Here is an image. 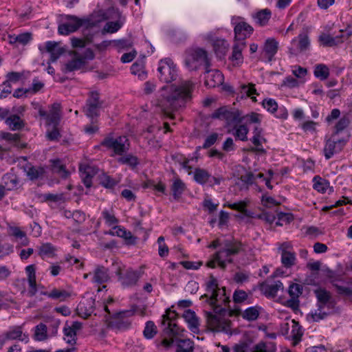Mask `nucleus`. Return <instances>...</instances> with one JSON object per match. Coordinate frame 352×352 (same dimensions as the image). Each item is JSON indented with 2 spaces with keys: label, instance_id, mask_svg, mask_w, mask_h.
<instances>
[{
  "label": "nucleus",
  "instance_id": "obj_1",
  "mask_svg": "<svg viewBox=\"0 0 352 352\" xmlns=\"http://www.w3.org/2000/svg\"><path fill=\"white\" fill-rule=\"evenodd\" d=\"M206 291L210 294L209 303L213 307L214 311V314L210 311L204 312L208 329L214 332L228 333L230 321L224 318V316H231L232 311L216 305L219 301L223 302L225 305L230 302L229 297L226 295L225 287L220 289L217 279L210 275V280L206 284Z\"/></svg>",
  "mask_w": 352,
  "mask_h": 352
},
{
  "label": "nucleus",
  "instance_id": "obj_2",
  "mask_svg": "<svg viewBox=\"0 0 352 352\" xmlns=\"http://www.w3.org/2000/svg\"><path fill=\"white\" fill-rule=\"evenodd\" d=\"M194 87L195 84L191 80H182L178 85H171L160 100V105L164 113L170 116L173 111L184 107L191 99Z\"/></svg>",
  "mask_w": 352,
  "mask_h": 352
},
{
  "label": "nucleus",
  "instance_id": "obj_3",
  "mask_svg": "<svg viewBox=\"0 0 352 352\" xmlns=\"http://www.w3.org/2000/svg\"><path fill=\"white\" fill-rule=\"evenodd\" d=\"M185 64L190 70H196L199 66L204 65L206 68V72H210V63L208 58L207 52L201 48L187 50L186 52Z\"/></svg>",
  "mask_w": 352,
  "mask_h": 352
},
{
  "label": "nucleus",
  "instance_id": "obj_4",
  "mask_svg": "<svg viewBox=\"0 0 352 352\" xmlns=\"http://www.w3.org/2000/svg\"><path fill=\"white\" fill-rule=\"evenodd\" d=\"M136 311L137 308L133 307L131 309L115 313L109 319L108 323L109 327L111 329L120 331L129 329L131 326V318Z\"/></svg>",
  "mask_w": 352,
  "mask_h": 352
},
{
  "label": "nucleus",
  "instance_id": "obj_5",
  "mask_svg": "<svg viewBox=\"0 0 352 352\" xmlns=\"http://www.w3.org/2000/svg\"><path fill=\"white\" fill-rule=\"evenodd\" d=\"M223 250L216 252V260L219 261V265L222 269L226 268L228 263L232 262V258H228L222 260L223 257H230L232 255H236L243 250V244L236 240H226L223 242Z\"/></svg>",
  "mask_w": 352,
  "mask_h": 352
},
{
  "label": "nucleus",
  "instance_id": "obj_6",
  "mask_svg": "<svg viewBox=\"0 0 352 352\" xmlns=\"http://www.w3.org/2000/svg\"><path fill=\"white\" fill-rule=\"evenodd\" d=\"M211 118L224 120L226 126H235L242 122V115L239 110L226 106L216 109L211 115Z\"/></svg>",
  "mask_w": 352,
  "mask_h": 352
},
{
  "label": "nucleus",
  "instance_id": "obj_7",
  "mask_svg": "<svg viewBox=\"0 0 352 352\" xmlns=\"http://www.w3.org/2000/svg\"><path fill=\"white\" fill-rule=\"evenodd\" d=\"M157 71L160 81L169 83L177 77V69L173 60L169 58L161 59L159 61Z\"/></svg>",
  "mask_w": 352,
  "mask_h": 352
},
{
  "label": "nucleus",
  "instance_id": "obj_8",
  "mask_svg": "<svg viewBox=\"0 0 352 352\" xmlns=\"http://www.w3.org/2000/svg\"><path fill=\"white\" fill-rule=\"evenodd\" d=\"M100 145L109 150H112L116 155H122L129 149V141L126 136L116 138L108 136L103 139Z\"/></svg>",
  "mask_w": 352,
  "mask_h": 352
},
{
  "label": "nucleus",
  "instance_id": "obj_9",
  "mask_svg": "<svg viewBox=\"0 0 352 352\" xmlns=\"http://www.w3.org/2000/svg\"><path fill=\"white\" fill-rule=\"evenodd\" d=\"M32 105L34 109L38 111V115L45 120L46 124L51 123L56 124L60 121L61 107L59 103L52 104L50 107L48 112L44 110L38 103L33 102Z\"/></svg>",
  "mask_w": 352,
  "mask_h": 352
},
{
  "label": "nucleus",
  "instance_id": "obj_10",
  "mask_svg": "<svg viewBox=\"0 0 352 352\" xmlns=\"http://www.w3.org/2000/svg\"><path fill=\"white\" fill-rule=\"evenodd\" d=\"M103 104L104 102L100 99V94L97 91H91L84 107L85 115L91 120L97 118Z\"/></svg>",
  "mask_w": 352,
  "mask_h": 352
},
{
  "label": "nucleus",
  "instance_id": "obj_11",
  "mask_svg": "<svg viewBox=\"0 0 352 352\" xmlns=\"http://www.w3.org/2000/svg\"><path fill=\"white\" fill-rule=\"evenodd\" d=\"M65 19L69 21L60 24L58 28V33L62 35H68L76 32L87 21L74 15H66Z\"/></svg>",
  "mask_w": 352,
  "mask_h": 352
},
{
  "label": "nucleus",
  "instance_id": "obj_12",
  "mask_svg": "<svg viewBox=\"0 0 352 352\" xmlns=\"http://www.w3.org/2000/svg\"><path fill=\"white\" fill-rule=\"evenodd\" d=\"M117 275L123 287H133L137 284L142 276V272L132 268H128L124 271H118Z\"/></svg>",
  "mask_w": 352,
  "mask_h": 352
},
{
  "label": "nucleus",
  "instance_id": "obj_13",
  "mask_svg": "<svg viewBox=\"0 0 352 352\" xmlns=\"http://www.w3.org/2000/svg\"><path fill=\"white\" fill-rule=\"evenodd\" d=\"M163 333L164 335L169 338H164L161 344L165 348H170L175 342V340L172 338L173 336H182L184 329H181L175 323L169 322L167 325L164 326Z\"/></svg>",
  "mask_w": 352,
  "mask_h": 352
},
{
  "label": "nucleus",
  "instance_id": "obj_14",
  "mask_svg": "<svg viewBox=\"0 0 352 352\" xmlns=\"http://www.w3.org/2000/svg\"><path fill=\"white\" fill-rule=\"evenodd\" d=\"M314 293L317 300L316 309L328 308L330 305H336V300L332 297L330 292L327 289L319 287L315 289Z\"/></svg>",
  "mask_w": 352,
  "mask_h": 352
},
{
  "label": "nucleus",
  "instance_id": "obj_15",
  "mask_svg": "<svg viewBox=\"0 0 352 352\" xmlns=\"http://www.w3.org/2000/svg\"><path fill=\"white\" fill-rule=\"evenodd\" d=\"M346 144L344 139L332 140L328 139L326 141L323 152L326 160L331 158L335 153L341 151Z\"/></svg>",
  "mask_w": 352,
  "mask_h": 352
},
{
  "label": "nucleus",
  "instance_id": "obj_16",
  "mask_svg": "<svg viewBox=\"0 0 352 352\" xmlns=\"http://www.w3.org/2000/svg\"><path fill=\"white\" fill-rule=\"evenodd\" d=\"M283 289V285L280 280H267L260 285V290L265 296L274 298L279 290Z\"/></svg>",
  "mask_w": 352,
  "mask_h": 352
},
{
  "label": "nucleus",
  "instance_id": "obj_17",
  "mask_svg": "<svg viewBox=\"0 0 352 352\" xmlns=\"http://www.w3.org/2000/svg\"><path fill=\"white\" fill-rule=\"evenodd\" d=\"M16 339H19L25 343L29 341L28 336L23 333L21 327H14L10 328L4 334L0 335V349L7 340Z\"/></svg>",
  "mask_w": 352,
  "mask_h": 352
},
{
  "label": "nucleus",
  "instance_id": "obj_18",
  "mask_svg": "<svg viewBox=\"0 0 352 352\" xmlns=\"http://www.w3.org/2000/svg\"><path fill=\"white\" fill-rule=\"evenodd\" d=\"M340 311V309L336 305H332L328 307V308H322L320 309H315L308 314L307 317L309 320L313 322H319L320 320L326 319L328 316L333 315Z\"/></svg>",
  "mask_w": 352,
  "mask_h": 352
},
{
  "label": "nucleus",
  "instance_id": "obj_19",
  "mask_svg": "<svg viewBox=\"0 0 352 352\" xmlns=\"http://www.w3.org/2000/svg\"><path fill=\"white\" fill-rule=\"evenodd\" d=\"M206 38L211 43L213 50L217 56L221 58L226 55L230 46L226 40L223 38H214L212 33L208 34L206 35Z\"/></svg>",
  "mask_w": 352,
  "mask_h": 352
},
{
  "label": "nucleus",
  "instance_id": "obj_20",
  "mask_svg": "<svg viewBox=\"0 0 352 352\" xmlns=\"http://www.w3.org/2000/svg\"><path fill=\"white\" fill-rule=\"evenodd\" d=\"M253 28L246 22L241 21L236 24L234 32V41H245L253 32Z\"/></svg>",
  "mask_w": 352,
  "mask_h": 352
},
{
  "label": "nucleus",
  "instance_id": "obj_21",
  "mask_svg": "<svg viewBox=\"0 0 352 352\" xmlns=\"http://www.w3.org/2000/svg\"><path fill=\"white\" fill-rule=\"evenodd\" d=\"M95 303V299L93 298L84 299L77 307L78 314L83 318H87L94 311Z\"/></svg>",
  "mask_w": 352,
  "mask_h": 352
},
{
  "label": "nucleus",
  "instance_id": "obj_22",
  "mask_svg": "<svg viewBox=\"0 0 352 352\" xmlns=\"http://www.w3.org/2000/svg\"><path fill=\"white\" fill-rule=\"evenodd\" d=\"M79 170L84 185L87 188H90L92 185V177L97 174L98 169L94 166L81 165L79 167Z\"/></svg>",
  "mask_w": 352,
  "mask_h": 352
},
{
  "label": "nucleus",
  "instance_id": "obj_23",
  "mask_svg": "<svg viewBox=\"0 0 352 352\" xmlns=\"http://www.w3.org/2000/svg\"><path fill=\"white\" fill-rule=\"evenodd\" d=\"M25 272L27 274L28 283L29 285L27 296L28 297H33L37 292L35 266L34 265H28L25 267Z\"/></svg>",
  "mask_w": 352,
  "mask_h": 352
},
{
  "label": "nucleus",
  "instance_id": "obj_24",
  "mask_svg": "<svg viewBox=\"0 0 352 352\" xmlns=\"http://www.w3.org/2000/svg\"><path fill=\"white\" fill-rule=\"evenodd\" d=\"M183 318L188 324L189 329L195 333H198L199 331V320L195 312L191 309H186L183 314Z\"/></svg>",
  "mask_w": 352,
  "mask_h": 352
},
{
  "label": "nucleus",
  "instance_id": "obj_25",
  "mask_svg": "<svg viewBox=\"0 0 352 352\" xmlns=\"http://www.w3.org/2000/svg\"><path fill=\"white\" fill-rule=\"evenodd\" d=\"M246 47L245 41H234L230 60L234 65H241L243 62V50Z\"/></svg>",
  "mask_w": 352,
  "mask_h": 352
},
{
  "label": "nucleus",
  "instance_id": "obj_26",
  "mask_svg": "<svg viewBox=\"0 0 352 352\" xmlns=\"http://www.w3.org/2000/svg\"><path fill=\"white\" fill-rule=\"evenodd\" d=\"M110 280L109 270L102 265L96 267L93 273L92 281L97 284H102Z\"/></svg>",
  "mask_w": 352,
  "mask_h": 352
},
{
  "label": "nucleus",
  "instance_id": "obj_27",
  "mask_svg": "<svg viewBox=\"0 0 352 352\" xmlns=\"http://www.w3.org/2000/svg\"><path fill=\"white\" fill-rule=\"evenodd\" d=\"M342 36H344L343 34L332 36L329 34L322 33L319 36L318 41L324 47H333L343 43Z\"/></svg>",
  "mask_w": 352,
  "mask_h": 352
},
{
  "label": "nucleus",
  "instance_id": "obj_28",
  "mask_svg": "<svg viewBox=\"0 0 352 352\" xmlns=\"http://www.w3.org/2000/svg\"><path fill=\"white\" fill-rule=\"evenodd\" d=\"M252 16L256 24L263 27L268 23L272 16V12L270 9L265 8L252 14Z\"/></svg>",
  "mask_w": 352,
  "mask_h": 352
},
{
  "label": "nucleus",
  "instance_id": "obj_29",
  "mask_svg": "<svg viewBox=\"0 0 352 352\" xmlns=\"http://www.w3.org/2000/svg\"><path fill=\"white\" fill-rule=\"evenodd\" d=\"M278 47V43L273 38H267L264 44L263 51L268 61H272L276 54Z\"/></svg>",
  "mask_w": 352,
  "mask_h": 352
},
{
  "label": "nucleus",
  "instance_id": "obj_30",
  "mask_svg": "<svg viewBox=\"0 0 352 352\" xmlns=\"http://www.w3.org/2000/svg\"><path fill=\"white\" fill-rule=\"evenodd\" d=\"M313 188L320 193H325L327 190L332 192L333 191V187L330 186L329 182L319 175H316L313 178Z\"/></svg>",
  "mask_w": 352,
  "mask_h": 352
},
{
  "label": "nucleus",
  "instance_id": "obj_31",
  "mask_svg": "<svg viewBox=\"0 0 352 352\" xmlns=\"http://www.w3.org/2000/svg\"><path fill=\"white\" fill-rule=\"evenodd\" d=\"M288 292L292 298V299L288 301V302L290 303L289 306L295 309L298 306L297 298L302 292V286L297 283H293L289 286Z\"/></svg>",
  "mask_w": 352,
  "mask_h": 352
},
{
  "label": "nucleus",
  "instance_id": "obj_32",
  "mask_svg": "<svg viewBox=\"0 0 352 352\" xmlns=\"http://www.w3.org/2000/svg\"><path fill=\"white\" fill-rule=\"evenodd\" d=\"M186 184L178 177H175L170 186L172 195L175 200H178L184 190H186Z\"/></svg>",
  "mask_w": 352,
  "mask_h": 352
},
{
  "label": "nucleus",
  "instance_id": "obj_33",
  "mask_svg": "<svg viewBox=\"0 0 352 352\" xmlns=\"http://www.w3.org/2000/svg\"><path fill=\"white\" fill-rule=\"evenodd\" d=\"M25 170L27 177L32 181L43 178L46 173L45 168L41 166H30Z\"/></svg>",
  "mask_w": 352,
  "mask_h": 352
},
{
  "label": "nucleus",
  "instance_id": "obj_34",
  "mask_svg": "<svg viewBox=\"0 0 352 352\" xmlns=\"http://www.w3.org/2000/svg\"><path fill=\"white\" fill-rule=\"evenodd\" d=\"M10 235L14 238L15 242L21 246H26L29 243V240L25 232L22 231L19 227H11L10 228Z\"/></svg>",
  "mask_w": 352,
  "mask_h": 352
},
{
  "label": "nucleus",
  "instance_id": "obj_35",
  "mask_svg": "<svg viewBox=\"0 0 352 352\" xmlns=\"http://www.w3.org/2000/svg\"><path fill=\"white\" fill-rule=\"evenodd\" d=\"M208 76L206 77V84L210 87H215L217 85H220L223 80V76L219 70L210 71L207 73Z\"/></svg>",
  "mask_w": 352,
  "mask_h": 352
},
{
  "label": "nucleus",
  "instance_id": "obj_36",
  "mask_svg": "<svg viewBox=\"0 0 352 352\" xmlns=\"http://www.w3.org/2000/svg\"><path fill=\"white\" fill-rule=\"evenodd\" d=\"M176 352H193L194 342L190 339H177Z\"/></svg>",
  "mask_w": 352,
  "mask_h": 352
},
{
  "label": "nucleus",
  "instance_id": "obj_37",
  "mask_svg": "<svg viewBox=\"0 0 352 352\" xmlns=\"http://www.w3.org/2000/svg\"><path fill=\"white\" fill-rule=\"evenodd\" d=\"M296 261V254L291 251H285L281 253V263L286 268L295 265Z\"/></svg>",
  "mask_w": 352,
  "mask_h": 352
},
{
  "label": "nucleus",
  "instance_id": "obj_38",
  "mask_svg": "<svg viewBox=\"0 0 352 352\" xmlns=\"http://www.w3.org/2000/svg\"><path fill=\"white\" fill-rule=\"evenodd\" d=\"M85 64V61H84L83 58L77 57L67 63L63 69V72L67 73L80 69Z\"/></svg>",
  "mask_w": 352,
  "mask_h": 352
},
{
  "label": "nucleus",
  "instance_id": "obj_39",
  "mask_svg": "<svg viewBox=\"0 0 352 352\" xmlns=\"http://www.w3.org/2000/svg\"><path fill=\"white\" fill-rule=\"evenodd\" d=\"M6 123L12 131L20 130L25 126L23 120L17 115H12L8 117L6 120Z\"/></svg>",
  "mask_w": 352,
  "mask_h": 352
},
{
  "label": "nucleus",
  "instance_id": "obj_40",
  "mask_svg": "<svg viewBox=\"0 0 352 352\" xmlns=\"http://www.w3.org/2000/svg\"><path fill=\"white\" fill-rule=\"evenodd\" d=\"M4 186L6 190H12L16 188L19 184V178L13 174H6L3 177Z\"/></svg>",
  "mask_w": 352,
  "mask_h": 352
},
{
  "label": "nucleus",
  "instance_id": "obj_41",
  "mask_svg": "<svg viewBox=\"0 0 352 352\" xmlns=\"http://www.w3.org/2000/svg\"><path fill=\"white\" fill-rule=\"evenodd\" d=\"M210 179V175L206 170L199 168H195L194 172V179L197 183L203 185L208 182Z\"/></svg>",
  "mask_w": 352,
  "mask_h": 352
},
{
  "label": "nucleus",
  "instance_id": "obj_42",
  "mask_svg": "<svg viewBox=\"0 0 352 352\" xmlns=\"http://www.w3.org/2000/svg\"><path fill=\"white\" fill-rule=\"evenodd\" d=\"M276 347L274 342H260L253 347L252 352H276Z\"/></svg>",
  "mask_w": 352,
  "mask_h": 352
},
{
  "label": "nucleus",
  "instance_id": "obj_43",
  "mask_svg": "<svg viewBox=\"0 0 352 352\" xmlns=\"http://www.w3.org/2000/svg\"><path fill=\"white\" fill-rule=\"evenodd\" d=\"M314 73L316 78L321 80H324L329 76V69L327 65L318 64L316 65Z\"/></svg>",
  "mask_w": 352,
  "mask_h": 352
},
{
  "label": "nucleus",
  "instance_id": "obj_44",
  "mask_svg": "<svg viewBox=\"0 0 352 352\" xmlns=\"http://www.w3.org/2000/svg\"><path fill=\"white\" fill-rule=\"evenodd\" d=\"M302 334V328L299 325L298 322H296L295 320H292L290 337L294 341V344H296L300 341Z\"/></svg>",
  "mask_w": 352,
  "mask_h": 352
},
{
  "label": "nucleus",
  "instance_id": "obj_45",
  "mask_svg": "<svg viewBox=\"0 0 352 352\" xmlns=\"http://www.w3.org/2000/svg\"><path fill=\"white\" fill-rule=\"evenodd\" d=\"M43 294L52 299H58L60 301L65 300L70 296L69 293L67 291L57 289H54L50 292H45Z\"/></svg>",
  "mask_w": 352,
  "mask_h": 352
},
{
  "label": "nucleus",
  "instance_id": "obj_46",
  "mask_svg": "<svg viewBox=\"0 0 352 352\" xmlns=\"http://www.w3.org/2000/svg\"><path fill=\"white\" fill-rule=\"evenodd\" d=\"M259 310L260 307L256 306L248 307L242 314V317L248 321L256 320L259 316Z\"/></svg>",
  "mask_w": 352,
  "mask_h": 352
},
{
  "label": "nucleus",
  "instance_id": "obj_47",
  "mask_svg": "<svg viewBox=\"0 0 352 352\" xmlns=\"http://www.w3.org/2000/svg\"><path fill=\"white\" fill-rule=\"evenodd\" d=\"M99 183L106 188H113L118 184L116 179L104 173L99 175Z\"/></svg>",
  "mask_w": 352,
  "mask_h": 352
},
{
  "label": "nucleus",
  "instance_id": "obj_48",
  "mask_svg": "<svg viewBox=\"0 0 352 352\" xmlns=\"http://www.w3.org/2000/svg\"><path fill=\"white\" fill-rule=\"evenodd\" d=\"M60 122L57 124H54L53 123L47 124L48 126H52V129H48L46 131V138L48 140L50 141H56L60 138V134L59 130L58 129V126Z\"/></svg>",
  "mask_w": 352,
  "mask_h": 352
},
{
  "label": "nucleus",
  "instance_id": "obj_49",
  "mask_svg": "<svg viewBox=\"0 0 352 352\" xmlns=\"http://www.w3.org/2000/svg\"><path fill=\"white\" fill-rule=\"evenodd\" d=\"M64 340L67 344L74 345L76 343V333L69 328L67 323L65 324L63 328Z\"/></svg>",
  "mask_w": 352,
  "mask_h": 352
},
{
  "label": "nucleus",
  "instance_id": "obj_50",
  "mask_svg": "<svg viewBox=\"0 0 352 352\" xmlns=\"http://www.w3.org/2000/svg\"><path fill=\"white\" fill-rule=\"evenodd\" d=\"M118 162L122 164H126L132 168H135L139 164L138 159L136 156L128 154L118 159Z\"/></svg>",
  "mask_w": 352,
  "mask_h": 352
},
{
  "label": "nucleus",
  "instance_id": "obj_51",
  "mask_svg": "<svg viewBox=\"0 0 352 352\" xmlns=\"http://www.w3.org/2000/svg\"><path fill=\"white\" fill-rule=\"evenodd\" d=\"M298 52H304L307 50L310 46V41L306 34H300L298 35Z\"/></svg>",
  "mask_w": 352,
  "mask_h": 352
},
{
  "label": "nucleus",
  "instance_id": "obj_52",
  "mask_svg": "<svg viewBox=\"0 0 352 352\" xmlns=\"http://www.w3.org/2000/svg\"><path fill=\"white\" fill-rule=\"evenodd\" d=\"M235 129V132L233 133V135L239 140L241 141H247L248 140V129L245 124H240L239 126L236 125L234 126Z\"/></svg>",
  "mask_w": 352,
  "mask_h": 352
},
{
  "label": "nucleus",
  "instance_id": "obj_53",
  "mask_svg": "<svg viewBox=\"0 0 352 352\" xmlns=\"http://www.w3.org/2000/svg\"><path fill=\"white\" fill-rule=\"evenodd\" d=\"M47 338V326L40 323L35 327L34 339L38 341H43Z\"/></svg>",
  "mask_w": 352,
  "mask_h": 352
},
{
  "label": "nucleus",
  "instance_id": "obj_54",
  "mask_svg": "<svg viewBox=\"0 0 352 352\" xmlns=\"http://www.w3.org/2000/svg\"><path fill=\"white\" fill-rule=\"evenodd\" d=\"M331 282L340 295L349 297L352 302V287L340 285L333 280Z\"/></svg>",
  "mask_w": 352,
  "mask_h": 352
},
{
  "label": "nucleus",
  "instance_id": "obj_55",
  "mask_svg": "<svg viewBox=\"0 0 352 352\" xmlns=\"http://www.w3.org/2000/svg\"><path fill=\"white\" fill-rule=\"evenodd\" d=\"M131 72L132 74L138 76L142 80L146 79L147 76V74L142 64L133 63L131 67Z\"/></svg>",
  "mask_w": 352,
  "mask_h": 352
},
{
  "label": "nucleus",
  "instance_id": "obj_56",
  "mask_svg": "<svg viewBox=\"0 0 352 352\" xmlns=\"http://www.w3.org/2000/svg\"><path fill=\"white\" fill-rule=\"evenodd\" d=\"M228 207L232 210H238L246 217H252V213L245 209L246 204L243 201H239L233 204H228Z\"/></svg>",
  "mask_w": 352,
  "mask_h": 352
},
{
  "label": "nucleus",
  "instance_id": "obj_57",
  "mask_svg": "<svg viewBox=\"0 0 352 352\" xmlns=\"http://www.w3.org/2000/svg\"><path fill=\"white\" fill-rule=\"evenodd\" d=\"M157 333V327L153 321H148L146 323L145 328L143 331L144 337L147 339L153 338Z\"/></svg>",
  "mask_w": 352,
  "mask_h": 352
},
{
  "label": "nucleus",
  "instance_id": "obj_58",
  "mask_svg": "<svg viewBox=\"0 0 352 352\" xmlns=\"http://www.w3.org/2000/svg\"><path fill=\"white\" fill-rule=\"evenodd\" d=\"M52 168L54 173L59 174L63 173V176L67 177L68 172L65 169V166L62 164L59 159L52 160Z\"/></svg>",
  "mask_w": 352,
  "mask_h": 352
},
{
  "label": "nucleus",
  "instance_id": "obj_59",
  "mask_svg": "<svg viewBox=\"0 0 352 352\" xmlns=\"http://www.w3.org/2000/svg\"><path fill=\"white\" fill-rule=\"evenodd\" d=\"M177 314L175 311H171L170 309L166 311V314L162 316V325L166 326L169 322L174 323V320L177 318Z\"/></svg>",
  "mask_w": 352,
  "mask_h": 352
},
{
  "label": "nucleus",
  "instance_id": "obj_60",
  "mask_svg": "<svg viewBox=\"0 0 352 352\" xmlns=\"http://www.w3.org/2000/svg\"><path fill=\"white\" fill-rule=\"evenodd\" d=\"M262 104L267 111L272 113H275L278 109V104L276 100L272 98L263 100Z\"/></svg>",
  "mask_w": 352,
  "mask_h": 352
},
{
  "label": "nucleus",
  "instance_id": "obj_61",
  "mask_svg": "<svg viewBox=\"0 0 352 352\" xmlns=\"http://www.w3.org/2000/svg\"><path fill=\"white\" fill-rule=\"evenodd\" d=\"M55 248L49 243L43 244L39 248V254L41 256H52L54 255Z\"/></svg>",
  "mask_w": 352,
  "mask_h": 352
},
{
  "label": "nucleus",
  "instance_id": "obj_62",
  "mask_svg": "<svg viewBox=\"0 0 352 352\" xmlns=\"http://www.w3.org/2000/svg\"><path fill=\"white\" fill-rule=\"evenodd\" d=\"M45 201H52V202H59L64 201V195L63 193L60 194H52V193H46L41 195Z\"/></svg>",
  "mask_w": 352,
  "mask_h": 352
},
{
  "label": "nucleus",
  "instance_id": "obj_63",
  "mask_svg": "<svg viewBox=\"0 0 352 352\" xmlns=\"http://www.w3.org/2000/svg\"><path fill=\"white\" fill-rule=\"evenodd\" d=\"M248 298V294L241 289H236L233 294V300L236 303H241Z\"/></svg>",
  "mask_w": 352,
  "mask_h": 352
},
{
  "label": "nucleus",
  "instance_id": "obj_64",
  "mask_svg": "<svg viewBox=\"0 0 352 352\" xmlns=\"http://www.w3.org/2000/svg\"><path fill=\"white\" fill-rule=\"evenodd\" d=\"M121 238L124 239L125 243L128 245H135L137 241V237L134 236L130 231L124 229Z\"/></svg>",
  "mask_w": 352,
  "mask_h": 352
}]
</instances>
